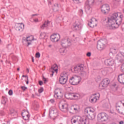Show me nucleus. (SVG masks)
<instances>
[{"mask_svg":"<svg viewBox=\"0 0 124 124\" xmlns=\"http://www.w3.org/2000/svg\"><path fill=\"white\" fill-rule=\"evenodd\" d=\"M123 20H124V15L118 13H114L110 18L108 19L109 29L110 30L118 29L122 24Z\"/></svg>","mask_w":124,"mask_h":124,"instance_id":"obj_1","label":"nucleus"},{"mask_svg":"<svg viewBox=\"0 0 124 124\" xmlns=\"http://www.w3.org/2000/svg\"><path fill=\"white\" fill-rule=\"evenodd\" d=\"M72 124H89L90 122L86 117L80 116H74L71 119Z\"/></svg>","mask_w":124,"mask_h":124,"instance_id":"obj_2","label":"nucleus"},{"mask_svg":"<svg viewBox=\"0 0 124 124\" xmlns=\"http://www.w3.org/2000/svg\"><path fill=\"white\" fill-rule=\"evenodd\" d=\"M84 113L85 115H89V120H94L95 119V110L93 108H87L85 109Z\"/></svg>","mask_w":124,"mask_h":124,"instance_id":"obj_3","label":"nucleus"},{"mask_svg":"<svg viewBox=\"0 0 124 124\" xmlns=\"http://www.w3.org/2000/svg\"><path fill=\"white\" fill-rule=\"evenodd\" d=\"M68 79V73L66 72H63L60 75L59 78V83L61 85H65L67 82Z\"/></svg>","mask_w":124,"mask_h":124,"instance_id":"obj_4","label":"nucleus"},{"mask_svg":"<svg viewBox=\"0 0 124 124\" xmlns=\"http://www.w3.org/2000/svg\"><path fill=\"white\" fill-rule=\"evenodd\" d=\"M74 70L76 73H79L80 72L82 77H87L88 76V73L83 71L84 70V67L82 65H77L74 67Z\"/></svg>","mask_w":124,"mask_h":124,"instance_id":"obj_5","label":"nucleus"},{"mask_svg":"<svg viewBox=\"0 0 124 124\" xmlns=\"http://www.w3.org/2000/svg\"><path fill=\"white\" fill-rule=\"evenodd\" d=\"M94 0H87L85 3V9L86 13L88 14L92 13V9L91 7L92 5H93Z\"/></svg>","mask_w":124,"mask_h":124,"instance_id":"obj_6","label":"nucleus"},{"mask_svg":"<svg viewBox=\"0 0 124 124\" xmlns=\"http://www.w3.org/2000/svg\"><path fill=\"white\" fill-rule=\"evenodd\" d=\"M81 80H82L81 77L74 76L70 78L69 83L71 85L75 86L76 85H78V84L81 82Z\"/></svg>","mask_w":124,"mask_h":124,"instance_id":"obj_7","label":"nucleus"},{"mask_svg":"<svg viewBox=\"0 0 124 124\" xmlns=\"http://www.w3.org/2000/svg\"><path fill=\"white\" fill-rule=\"evenodd\" d=\"M49 116L51 119L55 120L59 116V110L56 108H51L49 109Z\"/></svg>","mask_w":124,"mask_h":124,"instance_id":"obj_8","label":"nucleus"},{"mask_svg":"<svg viewBox=\"0 0 124 124\" xmlns=\"http://www.w3.org/2000/svg\"><path fill=\"white\" fill-rule=\"evenodd\" d=\"M108 120V115L105 113H99L97 116V121L99 123L106 122Z\"/></svg>","mask_w":124,"mask_h":124,"instance_id":"obj_9","label":"nucleus"},{"mask_svg":"<svg viewBox=\"0 0 124 124\" xmlns=\"http://www.w3.org/2000/svg\"><path fill=\"white\" fill-rule=\"evenodd\" d=\"M54 97L55 98H58V99H61L63 96V93L61 89H57L54 91Z\"/></svg>","mask_w":124,"mask_h":124,"instance_id":"obj_10","label":"nucleus"},{"mask_svg":"<svg viewBox=\"0 0 124 124\" xmlns=\"http://www.w3.org/2000/svg\"><path fill=\"white\" fill-rule=\"evenodd\" d=\"M61 45L63 48H66L67 47H68V46L71 45V43L68 38H63L61 40Z\"/></svg>","mask_w":124,"mask_h":124,"instance_id":"obj_11","label":"nucleus"},{"mask_svg":"<svg viewBox=\"0 0 124 124\" xmlns=\"http://www.w3.org/2000/svg\"><path fill=\"white\" fill-rule=\"evenodd\" d=\"M105 41L102 39H101L98 41L97 48L99 51H102L105 49V44H104Z\"/></svg>","mask_w":124,"mask_h":124,"instance_id":"obj_12","label":"nucleus"},{"mask_svg":"<svg viewBox=\"0 0 124 124\" xmlns=\"http://www.w3.org/2000/svg\"><path fill=\"white\" fill-rule=\"evenodd\" d=\"M59 108L61 111L63 112V113H66L68 111V104L67 103L60 104Z\"/></svg>","mask_w":124,"mask_h":124,"instance_id":"obj_13","label":"nucleus"},{"mask_svg":"<svg viewBox=\"0 0 124 124\" xmlns=\"http://www.w3.org/2000/svg\"><path fill=\"white\" fill-rule=\"evenodd\" d=\"M110 11V7L109 5L105 4L101 7V12L103 14H108Z\"/></svg>","mask_w":124,"mask_h":124,"instance_id":"obj_14","label":"nucleus"},{"mask_svg":"<svg viewBox=\"0 0 124 124\" xmlns=\"http://www.w3.org/2000/svg\"><path fill=\"white\" fill-rule=\"evenodd\" d=\"M73 29L74 31H80L82 29V24L80 21H76L75 23L73 24Z\"/></svg>","mask_w":124,"mask_h":124,"instance_id":"obj_15","label":"nucleus"},{"mask_svg":"<svg viewBox=\"0 0 124 124\" xmlns=\"http://www.w3.org/2000/svg\"><path fill=\"white\" fill-rule=\"evenodd\" d=\"M98 96H96V93L92 95L89 99V101L91 103H95L97 100L99 99V93H97Z\"/></svg>","mask_w":124,"mask_h":124,"instance_id":"obj_16","label":"nucleus"},{"mask_svg":"<svg viewBox=\"0 0 124 124\" xmlns=\"http://www.w3.org/2000/svg\"><path fill=\"white\" fill-rule=\"evenodd\" d=\"M50 39L52 42H58L61 39V35L59 34H53L51 35Z\"/></svg>","mask_w":124,"mask_h":124,"instance_id":"obj_17","label":"nucleus"},{"mask_svg":"<svg viewBox=\"0 0 124 124\" xmlns=\"http://www.w3.org/2000/svg\"><path fill=\"white\" fill-rule=\"evenodd\" d=\"M116 60L120 62H124V53L120 52L116 56Z\"/></svg>","mask_w":124,"mask_h":124,"instance_id":"obj_18","label":"nucleus"},{"mask_svg":"<svg viewBox=\"0 0 124 124\" xmlns=\"http://www.w3.org/2000/svg\"><path fill=\"white\" fill-rule=\"evenodd\" d=\"M25 25L23 23H16L15 25V29L18 31H23Z\"/></svg>","mask_w":124,"mask_h":124,"instance_id":"obj_19","label":"nucleus"},{"mask_svg":"<svg viewBox=\"0 0 124 124\" xmlns=\"http://www.w3.org/2000/svg\"><path fill=\"white\" fill-rule=\"evenodd\" d=\"M104 63L108 66H113L115 63V60L112 58L107 59L105 61Z\"/></svg>","mask_w":124,"mask_h":124,"instance_id":"obj_20","label":"nucleus"},{"mask_svg":"<svg viewBox=\"0 0 124 124\" xmlns=\"http://www.w3.org/2000/svg\"><path fill=\"white\" fill-rule=\"evenodd\" d=\"M88 25L90 26V28H94V27H96L97 25V20L94 17H92L91 21L88 23Z\"/></svg>","mask_w":124,"mask_h":124,"instance_id":"obj_21","label":"nucleus"},{"mask_svg":"<svg viewBox=\"0 0 124 124\" xmlns=\"http://www.w3.org/2000/svg\"><path fill=\"white\" fill-rule=\"evenodd\" d=\"M22 116L25 121H29L30 119V114L28 111H23L22 113Z\"/></svg>","mask_w":124,"mask_h":124,"instance_id":"obj_22","label":"nucleus"},{"mask_svg":"<svg viewBox=\"0 0 124 124\" xmlns=\"http://www.w3.org/2000/svg\"><path fill=\"white\" fill-rule=\"evenodd\" d=\"M29 38H23L22 39V43L25 45L26 44H27V46H30V45H31V42H29V41L31 40L30 39H29Z\"/></svg>","mask_w":124,"mask_h":124,"instance_id":"obj_23","label":"nucleus"},{"mask_svg":"<svg viewBox=\"0 0 124 124\" xmlns=\"http://www.w3.org/2000/svg\"><path fill=\"white\" fill-rule=\"evenodd\" d=\"M118 80L121 84H124V74L118 76Z\"/></svg>","mask_w":124,"mask_h":124,"instance_id":"obj_24","label":"nucleus"},{"mask_svg":"<svg viewBox=\"0 0 124 124\" xmlns=\"http://www.w3.org/2000/svg\"><path fill=\"white\" fill-rule=\"evenodd\" d=\"M49 24H50V22L49 21H45L42 25L41 26L40 28L42 30H44L45 28H47L49 26Z\"/></svg>","mask_w":124,"mask_h":124,"instance_id":"obj_25","label":"nucleus"},{"mask_svg":"<svg viewBox=\"0 0 124 124\" xmlns=\"http://www.w3.org/2000/svg\"><path fill=\"white\" fill-rule=\"evenodd\" d=\"M65 98H67V99H73V93H65Z\"/></svg>","mask_w":124,"mask_h":124,"instance_id":"obj_26","label":"nucleus"},{"mask_svg":"<svg viewBox=\"0 0 124 124\" xmlns=\"http://www.w3.org/2000/svg\"><path fill=\"white\" fill-rule=\"evenodd\" d=\"M102 83H104L107 87L110 84V80L108 78H104L102 81Z\"/></svg>","mask_w":124,"mask_h":124,"instance_id":"obj_27","label":"nucleus"},{"mask_svg":"<svg viewBox=\"0 0 124 124\" xmlns=\"http://www.w3.org/2000/svg\"><path fill=\"white\" fill-rule=\"evenodd\" d=\"M50 70H51L52 71H54L55 72H58V66L57 65L54 64L53 66H52L51 69Z\"/></svg>","mask_w":124,"mask_h":124,"instance_id":"obj_28","label":"nucleus"},{"mask_svg":"<svg viewBox=\"0 0 124 124\" xmlns=\"http://www.w3.org/2000/svg\"><path fill=\"white\" fill-rule=\"evenodd\" d=\"M105 88H107V86L105 84L103 83L102 81L101 82L100 84L99 85V89H100V90H104Z\"/></svg>","mask_w":124,"mask_h":124,"instance_id":"obj_29","label":"nucleus"},{"mask_svg":"<svg viewBox=\"0 0 124 124\" xmlns=\"http://www.w3.org/2000/svg\"><path fill=\"white\" fill-rule=\"evenodd\" d=\"M80 96L79 94V93H73V99H78V98H80Z\"/></svg>","mask_w":124,"mask_h":124,"instance_id":"obj_30","label":"nucleus"},{"mask_svg":"<svg viewBox=\"0 0 124 124\" xmlns=\"http://www.w3.org/2000/svg\"><path fill=\"white\" fill-rule=\"evenodd\" d=\"M59 51L61 54H62V55H64L66 53V50L65 48H60L59 49Z\"/></svg>","mask_w":124,"mask_h":124,"instance_id":"obj_31","label":"nucleus"},{"mask_svg":"<svg viewBox=\"0 0 124 124\" xmlns=\"http://www.w3.org/2000/svg\"><path fill=\"white\" fill-rule=\"evenodd\" d=\"M33 105L35 109H36L37 108H39V105H38V102H37V101H34Z\"/></svg>","mask_w":124,"mask_h":124,"instance_id":"obj_32","label":"nucleus"},{"mask_svg":"<svg viewBox=\"0 0 124 124\" xmlns=\"http://www.w3.org/2000/svg\"><path fill=\"white\" fill-rule=\"evenodd\" d=\"M107 69L105 68V69H102L101 70V73L102 74V75H104V76H105L106 75H107Z\"/></svg>","mask_w":124,"mask_h":124,"instance_id":"obj_33","label":"nucleus"},{"mask_svg":"<svg viewBox=\"0 0 124 124\" xmlns=\"http://www.w3.org/2000/svg\"><path fill=\"white\" fill-rule=\"evenodd\" d=\"M40 36H41V38H42V39L45 38V36H46V33H45V32H42L40 34Z\"/></svg>","mask_w":124,"mask_h":124,"instance_id":"obj_34","label":"nucleus"},{"mask_svg":"<svg viewBox=\"0 0 124 124\" xmlns=\"http://www.w3.org/2000/svg\"><path fill=\"white\" fill-rule=\"evenodd\" d=\"M27 38H29V39L30 40L29 41V42H30V43L31 42L32 40H33V37L32 36L27 37Z\"/></svg>","mask_w":124,"mask_h":124,"instance_id":"obj_35","label":"nucleus"},{"mask_svg":"<svg viewBox=\"0 0 124 124\" xmlns=\"http://www.w3.org/2000/svg\"><path fill=\"white\" fill-rule=\"evenodd\" d=\"M44 91V89H43V87H41L40 89L38 90V93H43Z\"/></svg>","mask_w":124,"mask_h":124,"instance_id":"obj_36","label":"nucleus"},{"mask_svg":"<svg viewBox=\"0 0 124 124\" xmlns=\"http://www.w3.org/2000/svg\"><path fill=\"white\" fill-rule=\"evenodd\" d=\"M43 80L44 81L45 84H46L47 82H48V78H46L44 77H43Z\"/></svg>","mask_w":124,"mask_h":124,"instance_id":"obj_37","label":"nucleus"},{"mask_svg":"<svg viewBox=\"0 0 124 124\" xmlns=\"http://www.w3.org/2000/svg\"><path fill=\"white\" fill-rule=\"evenodd\" d=\"M50 77H53V75H54V73H55V71H52L50 70Z\"/></svg>","mask_w":124,"mask_h":124,"instance_id":"obj_38","label":"nucleus"},{"mask_svg":"<svg viewBox=\"0 0 124 124\" xmlns=\"http://www.w3.org/2000/svg\"><path fill=\"white\" fill-rule=\"evenodd\" d=\"M8 94H9V95H12V94H13V91H12V90H10L9 91Z\"/></svg>","mask_w":124,"mask_h":124,"instance_id":"obj_39","label":"nucleus"},{"mask_svg":"<svg viewBox=\"0 0 124 124\" xmlns=\"http://www.w3.org/2000/svg\"><path fill=\"white\" fill-rule=\"evenodd\" d=\"M33 22H34V23H38L39 20H38V18H34L33 19Z\"/></svg>","mask_w":124,"mask_h":124,"instance_id":"obj_40","label":"nucleus"},{"mask_svg":"<svg viewBox=\"0 0 124 124\" xmlns=\"http://www.w3.org/2000/svg\"><path fill=\"white\" fill-rule=\"evenodd\" d=\"M36 58H40V53L39 52L36 53Z\"/></svg>","mask_w":124,"mask_h":124,"instance_id":"obj_41","label":"nucleus"},{"mask_svg":"<svg viewBox=\"0 0 124 124\" xmlns=\"http://www.w3.org/2000/svg\"><path fill=\"white\" fill-rule=\"evenodd\" d=\"M74 110H75V112H78V110H79V107L77 106V108H74Z\"/></svg>","mask_w":124,"mask_h":124,"instance_id":"obj_42","label":"nucleus"},{"mask_svg":"<svg viewBox=\"0 0 124 124\" xmlns=\"http://www.w3.org/2000/svg\"><path fill=\"white\" fill-rule=\"evenodd\" d=\"M120 109H121V108H118V107H117L116 110H117V112H118V113H119L120 114H121L122 113L120 111Z\"/></svg>","mask_w":124,"mask_h":124,"instance_id":"obj_43","label":"nucleus"},{"mask_svg":"<svg viewBox=\"0 0 124 124\" xmlns=\"http://www.w3.org/2000/svg\"><path fill=\"white\" fill-rule=\"evenodd\" d=\"M21 88L22 89V90H23V91H26L27 89V88L25 86H21Z\"/></svg>","mask_w":124,"mask_h":124,"instance_id":"obj_44","label":"nucleus"},{"mask_svg":"<svg viewBox=\"0 0 124 124\" xmlns=\"http://www.w3.org/2000/svg\"><path fill=\"white\" fill-rule=\"evenodd\" d=\"M39 84L40 85V86H42V85H43V81L40 80L39 81Z\"/></svg>","mask_w":124,"mask_h":124,"instance_id":"obj_45","label":"nucleus"},{"mask_svg":"<svg viewBox=\"0 0 124 124\" xmlns=\"http://www.w3.org/2000/svg\"><path fill=\"white\" fill-rule=\"evenodd\" d=\"M91 55L92 53L91 52H88L86 54V56H87V57H91Z\"/></svg>","mask_w":124,"mask_h":124,"instance_id":"obj_46","label":"nucleus"},{"mask_svg":"<svg viewBox=\"0 0 124 124\" xmlns=\"http://www.w3.org/2000/svg\"><path fill=\"white\" fill-rule=\"evenodd\" d=\"M51 103H55V100H54V99H51L50 100Z\"/></svg>","mask_w":124,"mask_h":124,"instance_id":"obj_47","label":"nucleus"},{"mask_svg":"<svg viewBox=\"0 0 124 124\" xmlns=\"http://www.w3.org/2000/svg\"><path fill=\"white\" fill-rule=\"evenodd\" d=\"M79 12H80V15H83V10L81 9L80 10H79Z\"/></svg>","mask_w":124,"mask_h":124,"instance_id":"obj_48","label":"nucleus"},{"mask_svg":"<svg viewBox=\"0 0 124 124\" xmlns=\"http://www.w3.org/2000/svg\"><path fill=\"white\" fill-rule=\"evenodd\" d=\"M2 104H4V105L6 104V101H5L4 100H3L2 101Z\"/></svg>","mask_w":124,"mask_h":124,"instance_id":"obj_49","label":"nucleus"},{"mask_svg":"<svg viewBox=\"0 0 124 124\" xmlns=\"http://www.w3.org/2000/svg\"><path fill=\"white\" fill-rule=\"evenodd\" d=\"M117 108H121V106L117 104L116 106V108H117Z\"/></svg>","mask_w":124,"mask_h":124,"instance_id":"obj_50","label":"nucleus"},{"mask_svg":"<svg viewBox=\"0 0 124 124\" xmlns=\"http://www.w3.org/2000/svg\"><path fill=\"white\" fill-rule=\"evenodd\" d=\"M27 81H26V84L28 85L29 84V78H27Z\"/></svg>","mask_w":124,"mask_h":124,"instance_id":"obj_51","label":"nucleus"},{"mask_svg":"<svg viewBox=\"0 0 124 124\" xmlns=\"http://www.w3.org/2000/svg\"><path fill=\"white\" fill-rule=\"evenodd\" d=\"M119 124H124V121H120V122H119Z\"/></svg>","mask_w":124,"mask_h":124,"instance_id":"obj_52","label":"nucleus"},{"mask_svg":"<svg viewBox=\"0 0 124 124\" xmlns=\"http://www.w3.org/2000/svg\"><path fill=\"white\" fill-rule=\"evenodd\" d=\"M74 1H76V2H79V0H73Z\"/></svg>","mask_w":124,"mask_h":124,"instance_id":"obj_53","label":"nucleus"},{"mask_svg":"<svg viewBox=\"0 0 124 124\" xmlns=\"http://www.w3.org/2000/svg\"><path fill=\"white\" fill-rule=\"evenodd\" d=\"M32 62H34V59H33V57H32Z\"/></svg>","mask_w":124,"mask_h":124,"instance_id":"obj_54","label":"nucleus"},{"mask_svg":"<svg viewBox=\"0 0 124 124\" xmlns=\"http://www.w3.org/2000/svg\"><path fill=\"white\" fill-rule=\"evenodd\" d=\"M22 77H27V78H29L28 77V76H25V75H23L22 76Z\"/></svg>","mask_w":124,"mask_h":124,"instance_id":"obj_55","label":"nucleus"},{"mask_svg":"<svg viewBox=\"0 0 124 124\" xmlns=\"http://www.w3.org/2000/svg\"><path fill=\"white\" fill-rule=\"evenodd\" d=\"M37 14H34V15H32V16H37Z\"/></svg>","mask_w":124,"mask_h":124,"instance_id":"obj_56","label":"nucleus"},{"mask_svg":"<svg viewBox=\"0 0 124 124\" xmlns=\"http://www.w3.org/2000/svg\"><path fill=\"white\" fill-rule=\"evenodd\" d=\"M116 1H118V2H119V1H121V0H115Z\"/></svg>","mask_w":124,"mask_h":124,"instance_id":"obj_57","label":"nucleus"},{"mask_svg":"<svg viewBox=\"0 0 124 124\" xmlns=\"http://www.w3.org/2000/svg\"><path fill=\"white\" fill-rule=\"evenodd\" d=\"M17 71H19V70H20V68H17Z\"/></svg>","mask_w":124,"mask_h":124,"instance_id":"obj_58","label":"nucleus"},{"mask_svg":"<svg viewBox=\"0 0 124 124\" xmlns=\"http://www.w3.org/2000/svg\"><path fill=\"white\" fill-rule=\"evenodd\" d=\"M3 62L2 60L0 61V62Z\"/></svg>","mask_w":124,"mask_h":124,"instance_id":"obj_59","label":"nucleus"},{"mask_svg":"<svg viewBox=\"0 0 124 124\" xmlns=\"http://www.w3.org/2000/svg\"><path fill=\"white\" fill-rule=\"evenodd\" d=\"M0 42H1V40H0Z\"/></svg>","mask_w":124,"mask_h":124,"instance_id":"obj_60","label":"nucleus"},{"mask_svg":"<svg viewBox=\"0 0 124 124\" xmlns=\"http://www.w3.org/2000/svg\"><path fill=\"white\" fill-rule=\"evenodd\" d=\"M27 71L29 72V69H27Z\"/></svg>","mask_w":124,"mask_h":124,"instance_id":"obj_61","label":"nucleus"},{"mask_svg":"<svg viewBox=\"0 0 124 124\" xmlns=\"http://www.w3.org/2000/svg\"><path fill=\"white\" fill-rule=\"evenodd\" d=\"M49 47H51V45L49 46Z\"/></svg>","mask_w":124,"mask_h":124,"instance_id":"obj_62","label":"nucleus"},{"mask_svg":"<svg viewBox=\"0 0 124 124\" xmlns=\"http://www.w3.org/2000/svg\"><path fill=\"white\" fill-rule=\"evenodd\" d=\"M68 88H70V87H68Z\"/></svg>","mask_w":124,"mask_h":124,"instance_id":"obj_63","label":"nucleus"}]
</instances>
